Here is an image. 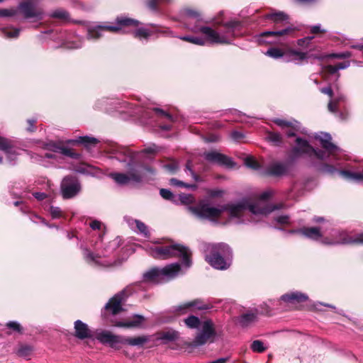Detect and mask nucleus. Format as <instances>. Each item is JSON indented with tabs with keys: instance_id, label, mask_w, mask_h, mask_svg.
<instances>
[{
	"instance_id": "nucleus-1",
	"label": "nucleus",
	"mask_w": 363,
	"mask_h": 363,
	"mask_svg": "<svg viewBox=\"0 0 363 363\" xmlns=\"http://www.w3.org/2000/svg\"><path fill=\"white\" fill-rule=\"evenodd\" d=\"M272 190H267L262 194L255 195L252 198H245L236 203H230L220 207H213L203 201H200L196 206H189V211L199 219L217 221L224 212H227L228 223L235 224L245 223L247 216L250 213L252 220L257 221L261 217L267 215L279 207L269 206L267 201L272 196Z\"/></svg>"
},
{
	"instance_id": "nucleus-2",
	"label": "nucleus",
	"mask_w": 363,
	"mask_h": 363,
	"mask_svg": "<svg viewBox=\"0 0 363 363\" xmlns=\"http://www.w3.org/2000/svg\"><path fill=\"white\" fill-rule=\"evenodd\" d=\"M186 22L189 24L194 23V26H189V29L195 33H201L204 38L197 36H182L180 39L195 45H203L206 43L213 44H229L233 38L240 35L242 24L239 21H230L224 25L223 29H213L208 26L199 24L201 21V15L196 11L191 9L184 10Z\"/></svg>"
},
{
	"instance_id": "nucleus-3",
	"label": "nucleus",
	"mask_w": 363,
	"mask_h": 363,
	"mask_svg": "<svg viewBox=\"0 0 363 363\" xmlns=\"http://www.w3.org/2000/svg\"><path fill=\"white\" fill-rule=\"evenodd\" d=\"M315 138L320 143L324 151L317 150L311 146L308 141L297 138L296 145L291 150V157L296 159L303 155H307L309 157H315L320 160H325L332 156L334 160H337L340 158L342 150L333 144L330 134L320 133L315 136Z\"/></svg>"
},
{
	"instance_id": "nucleus-4",
	"label": "nucleus",
	"mask_w": 363,
	"mask_h": 363,
	"mask_svg": "<svg viewBox=\"0 0 363 363\" xmlns=\"http://www.w3.org/2000/svg\"><path fill=\"white\" fill-rule=\"evenodd\" d=\"M111 152L116 155L119 161L127 162L128 174L111 173L110 177L118 184L124 185L130 182H140L142 179L140 174L133 167L135 166V160L139 152H132L125 147L115 146L111 149Z\"/></svg>"
},
{
	"instance_id": "nucleus-5",
	"label": "nucleus",
	"mask_w": 363,
	"mask_h": 363,
	"mask_svg": "<svg viewBox=\"0 0 363 363\" xmlns=\"http://www.w3.org/2000/svg\"><path fill=\"white\" fill-rule=\"evenodd\" d=\"M147 252L155 259H167L174 257H181L183 265L189 268L191 265V252L187 247L177 244L156 245L147 247Z\"/></svg>"
},
{
	"instance_id": "nucleus-6",
	"label": "nucleus",
	"mask_w": 363,
	"mask_h": 363,
	"mask_svg": "<svg viewBox=\"0 0 363 363\" xmlns=\"http://www.w3.org/2000/svg\"><path fill=\"white\" fill-rule=\"evenodd\" d=\"M185 324L189 328H200V332L192 342L194 347L201 346L208 342H213L216 336L214 324L211 320L200 321L199 318L190 315L184 320Z\"/></svg>"
},
{
	"instance_id": "nucleus-7",
	"label": "nucleus",
	"mask_w": 363,
	"mask_h": 363,
	"mask_svg": "<svg viewBox=\"0 0 363 363\" xmlns=\"http://www.w3.org/2000/svg\"><path fill=\"white\" fill-rule=\"evenodd\" d=\"M206 260L215 269H226L230 266L227 257L230 255V247L223 243L206 246Z\"/></svg>"
},
{
	"instance_id": "nucleus-8",
	"label": "nucleus",
	"mask_w": 363,
	"mask_h": 363,
	"mask_svg": "<svg viewBox=\"0 0 363 363\" xmlns=\"http://www.w3.org/2000/svg\"><path fill=\"white\" fill-rule=\"evenodd\" d=\"M138 24L139 22L136 20L121 16L117 18L116 26L98 25L89 28L87 36L89 39L96 40L103 36L106 32L118 33L125 27H136Z\"/></svg>"
},
{
	"instance_id": "nucleus-9",
	"label": "nucleus",
	"mask_w": 363,
	"mask_h": 363,
	"mask_svg": "<svg viewBox=\"0 0 363 363\" xmlns=\"http://www.w3.org/2000/svg\"><path fill=\"white\" fill-rule=\"evenodd\" d=\"M181 270L179 263H173L158 269L153 268L143 274L145 281L152 283H162L176 277Z\"/></svg>"
},
{
	"instance_id": "nucleus-10",
	"label": "nucleus",
	"mask_w": 363,
	"mask_h": 363,
	"mask_svg": "<svg viewBox=\"0 0 363 363\" xmlns=\"http://www.w3.org/2000/svg\"><path fill=\"white\" fill-rule=\"evenodd\" d=\"M331 236V239L327 237L324 238L323 242L327 245L363 244V234H357L353 236L345 231L333 230Z\"/></svg>"
},
{
	"instance_id": "nucleus-11",
	"label": "nucleus",
	"mask_w": 363,
	"mask_h": 363,
	"mask_svg": "<svg viewBox=\"0 0 363 363\" xmlns=\"http://www.w3.org/2000/svg\"><path fill=\"white\" fill-rule=\"evenodd\" d=\"M40 0H24L19 5V9L23 16L32 21H38L43 19L44 12L40 7Z\"/></svg>"
},
{
	"instance_id": "nucleus-12",
	"label": "nucleus",
	"mask_w": 363,
	"mask_h": 363,
	"mask_svg": "<svg viewBox=\"0 0 363 363\" xmlns=\"http://www.w3.org/2000/svg\"><path fill=\"white\" fill-rule=\"evenodd\" d=\"M96 338L101 343L107 344L116 350H119L123 345H126V336L114 335L107 330L97 333Z\"/></svg>"
},
{
	"instance_id": "nucleus-13",
	"label": "nucleus",
	"mask_w": 363,
	"mask_h": 363,
	"mask_svg": "<svg viewBox=\"0 0 363 363\" xmlns=\"http://www.w3.org/2000/svg\"><path fill=\"white\" fill-rule=\"evenodd\" d=\"M80 189V184L75 177H66L61 183V192L64 199L75 196Z\"/></svg>"
},
{
	"instance_id": "nucleus-14",
	"label": "nucleus",
	"mask_w": 363,
	"mask_h": 363,
	"mask_svg": "<svg viewBox=\"0 0 363 363\" xmlns=\"http://www.w3.org/2000/svg\"><path fill=\"white\" fill-rule=\"evenodd\" d=\"M130 294L131 288L130 286H128L109 300L106 304V309L110 311L113 315L117 314L122 310V302L124 301Z\"/></svg>"
},
{
	"instance_id": "nucleus-15",
	"label": "nucleus",
	"mask_w": 363,
	"mask_h": 363,
	"mask_svg": "<svg viewBox=\"0 0 363 363\" xmlns=\"http://www.w3.org/2000/svg\"><path fill=\"white\" fill-rule=\"evenodd\" d=\"M294 32V29L291 27L281 30L266 31L259 35L258 40L260 43H274L279 38L291 35Z\"/></svg>"
},
{
	"instance_id": "nucleus-16",
	"label": "nucleus",
	"mask_w": 363,
	"mask_h": 363,
	"mask_svg": "<svg viewBox=\"0 0 363 363\" xmlns=\"http://www.w3.org/2000/svg\"><path fill=\"white\" fill-rule=\"evenodd\" d=\"M203 157L207 161L212 163L227 167H233L234 166V163L230 157L216 151L204 152Z\"/></svg>"
},
{
	"instance_id": "nucleus-17",
	"label": "nucleus",
	"mask_w": 363,
	"mask_h": 363,
	"mask_svg": "<svg viewBox=\"0 0 363 363\" xmlns=\"http://www.w3.org/2000/svg\"><path fill=\"white\" fill-rule=\"evenodd\" d=\"M290 164L289 162H276L269 164L266 170V174L273 177H283L289 174Z\"/></svg>"
},
{
	"instance_id": "nucleus-18",
	"label": "nucleus",
	"mask_w": 363,
	"mask_h": 363,
	"mask_svg": "<svg viewBox=\"0 0 363 363\" xmlns=\"http://www.w3.org/2000/svg\"><path fill=\"white\" fill-rule=\"evenodd\" d=\"M273 122L279 126L289 137L294 136L296 133L299 131L300 124L296 121H286L276 118Z\"/></svg>"
},
{
	"instance_id": "nucleus-19",
	"label": "nucleus",
	"mask_w": 363,
	"mask_h": 363,
	"mask_svg": "<svg viewBox=\"0 0 363 363\" xmlns=\"http://www.w3.org/2000/svg\"><path fill=\"white\" fill-rule=\"evenodd\" d=\"M0 151H2L6 155L7 159L11 162H14L17 156L20 154L18 151L14 148L11 143L6 138H0ZM1 162H2V157L0 155Z\"/></svg>"
},
{
	"instance_id": "nucleus-20",
	"label": "nucleus",
	"mask_w": 363,
	"mask_h": 363,
	"mask_svg": "<svg viewBox=\"0 0 363 363\" xmlns=\"http://www.w3.org/2000/svg\"><path fill=\"white\" fill-rule=\"evenodd\" d=\"M296 233L312 240H318L320 238L324 236L325 232H323L321 228H303L296 231Z\"/></svg>"
},
{
	"instance_id": "nucleus-21",
	"label": "nucleus",
	"mask_w": 363,
	"mask_h": 363,
	"mask_svg": "<svg viewBox=\"0 0 363 363\" xmlns=\"http://www.w3.org/2000/svg\"><path fill=\"white\" fill-rule=\"evenodd\" d=\"M281 299L286 303L295 305L306 301L308 296L302 293L295 291L283 295Z\"/></svg>"
},
{
	"instance_id": "nucleus-22",
	"label": "nucleus",
	"mask_w": 363,
	"mask_h": 363,
	"mask_svg": "<svg viewBox=\"0 0 363 363\" xmlns=\"http://www.w3.org/2000/svg\"><path fill=\"white\" fill-rule=\"evenodd\" d=\"M145 318L143 316L140 315H135L132 318H129L125 321H121L116 324L118 327L124 328H136L139 327L143 323Z\"/></svg>"
},
{
	"instance_id": "nucleus-23",
	"label": "nucleus",
	"mask_w": 363,
	"mask_h": 363,
	"mask_svg": "<svg viewBox=\"0 0 363 363\" xmlns=\"http://www.w3.org/2000/svg\"><path fill=\"white\" fill-rule=\"evenodd\" d=\"M75 335L79 339H85L90 336V330L86 324L78 320L74 323Z\"/></svg>"
},
{
	"instance_id": "nucleus-24",
	"label": "nucleus",
	"mask_w": 363,
	"mask_h": 363,
	"mask_svg": "<svg viewBox=\"0 0 363 363\" xmlns=\"http://www.w3.org/2000/svg\"><path fill=\"white\" fill-rule=\"evenodd\" d=\"M150 341V335H140L133 337L126 336V345L133 347H143L145 344Z\"/></svg>"
},
{
	"instance_id": "nucleus-25",
	"label": "nucleus",
	"mask_w": 363,
	"mask_h": 363,
	"mask_svg": "<svg viewBox=\"0 0 363 363\" xmlns=\"http://www.w3.org/2000/svg\"><path fill=\"white\" fill-rule=\"evenodd\" d=\"M285 58L286 61L294 62L298 64L306 58V53L294 50H290L285 52Z\"/></svg>"
},
{
	"instance_id": "nucleus-26",
	"label": "nucleus",
	"mask_w": 363,
	"mask_h": 363,
	"mask_svg": "<svg viewBox=\"0 0 363 363\" xmlns=\"http://www.w3.org/2000/svg\"><path fill=\"white\" fill-rule=\"evenodd\" d=\"M265 19L271 20L275 23H280L287 21L289 16L287 14L282 11H272L271 12L264 15Z\"/></svg>"
},
{
	"instance_id": "nucleus-27",
	"label": "nucleus",
	"mask_w": 363,
	"mask_h": 363,
	"mask_svg": "<svg viewBox=\"0 0 363 363\" xmlns=\"http://www.w3.org/2000/svg\"><path fill=\"white\" fill-rule=\"evenodd\" d=\"M345 99V96L343 94L340 93L338 90L337 94H333L331 96L330 100L328 103V110L330 112H336L337 111V106L340 103L343 102Z\"/></svg>"
},
{
	"instance_id": "nucleus-28",
	"label": "nucleus",
	"mask_w": 363,
	"mask_h": 363,
	"mask_svg": "<svg viewBox=\"0 0 363 363\" xmlns=\"http://www.w3.org/2000/svg\"><path fill=\"white\" fill-rule=\"evenodd\" d=\"M179 337L178 332L169 330L157 334V340L163 341V343H167L174 341Z\"/></svg>"
},
{
	"instance_id": "nucleus-29",
	"label": "nucleus",
	"mask_w": 363,
	"mask_h": 363,
	"mask_svg": "<svg viewBox=\"0 0 363 363\" xmlns=\"http://www.w3.org/2000/svg\"><path fill=\"white\" fill-rule=\"evenodd\" d=\"M129 225L132 226L133 223L135 224L138 232L143 234L145 237L148 238L150 236L149 231L146 225L138 220H133L132 218H126Z\"/></svg>"
},
{
	"instance_id": "nucleus-30",
	"label": "nucleus",
	"mask_w": 363,
	"mask_h": 363,
	"mask_svg": "<svg viewBox=\"0 0 363 363\" xmlns=\"http://www.w3.org/2000/svg\"><path fill=\"white\" fill-rule=\"evenodd\" d=\"M69 142L72 144L82 143L86 147H89L91 145H96L98 140L95 138L83 136L79 137L77 140H69Z\"/></svg>"
},
{
	"instance_id": "nucleus-31",
	"label": "nucleus",
	"mask_w": 363,
	"mask_h": 363,
	"mask_svg": "<svg viewBox=\"0 0 363 363\" xmlns=\"http://www.w3.org/2000/svg\"><path fill=\"white\" fill-rule=\"evenodd\" d=\"M153 30H150L145 28H140L134 32V36L140 40H147L154 33Z\"/></svg>"
},
{
	"instance_id": "nucleus-32",
	"label": "nucleus",
	"mask_w": 363,
	"mask_h": 363,
	"mask_svg": "<svg viewBox=\"0 0 363 363\" xmlns=\"http://www.w3.org/2000/svg\"><path fill=\"white\" fill-rule=\"evenodd\" d=\"M84 256L86 259V262H88L90 264H96V265H105L103 263H101L98 259L99 257L97 255H94L92 252L89 251L88 250H85L84 252Z\"/></svg>"
},
{
	"instance_id": "nucleus-33",
	"label": "nucleus",
	"mask_w": 363,
	"mask_h": 363,
	"mask_svg": "<svg viewBox=\"0 0 363 363\" xmlns=\"http://www.w3.org/2000/svg\"><path fill=\"white\" fill-rule=\"evenodd\" d=\"M350 63L348 62H343L337 64L336 65H328L326 69L330 74L336 73L339 69H342L348 67Z\"/></svg>"
},
{
	"instance_id": "nucleus-34",
	"label": "nucleus",
	"mask_w": 363,
	"mask_h": 363,
	"mask_svg": "<svg viewBox=\"0 0 363 363\" xmlns=\"http://www.w3.org/2000/svg\"><path fill=\"white\" fill-rule=\"evenodd\" d=\"M267 139L276 145H279L282 141V136L280 133L276 132H269Z\"/></svg>"
},
{
	"instance_id": "nucleus-35",
	"label": "nucleus",
	"mask_w": 363,
	"mask_h": 363,
	"mask_svg": "<svg viewBox=\"0 0 363 363\" xmlns=\"http://www.w3.org/2000/svg\"><path fill=\"white\" fill-rule=\"evenodd\" d=\"M50 16L52 18H58L60 20L65 21L68 18L69 14L66 11L59 9H56L55 11H52L50 13Z\"/></svg>"
},
{
	"instance_id": "nucleus-36",
	"label": "nucleus",
	"mask_w": 363,
	"mask_h": 363,
	"mask_svg": "<svg viewBox=\"0 0 363 363\" xmlns=\"http://www.w3.org/2000/svg\"><path fill=\"white\" fill-rule=\"evenodd\" d=\"M266 55L271 57H273L274 59H277V58H279V57H285V52H282L281 50L280 49H278V48H270L269 49L267 52H266Z\"/></svg>"
},
{
	"instance_id": "nucleus-37",
	"label": "nucleus",
	"mask_w": 363,
	"mask_h": 363,
	"mask_svg": "<svg viewBox=\"0 0 363 363\" xmlns=\"http://www.w3.org/2000/svg\"><path fill=\"white\" fill-rule=\"evenodd\" d=\"M2 32L6 38H14L18 36L20 30L14 28H4Z\"/></svg>"
},
{
	"instance_id": "nucleus-38",
	"label": "nucleus",
	"mask_w": 363,
	"mask_h": 363,
	"mask_svg": "<svg viewBox=\"0 0 363 363\" xmlns=\"http://www.w3.org/2000/svg\"><path fill=\"white\" fill-rule=\"evenodd\" d=\"M55 152H60L62 155L69 156L71 157H77V154L73 153L72 150L64 147H55Z\"/></svg>"
},
{
	"instance_id": "nucleus-39",
	"label": "nucleus",
	"mask_w": 363,
	"mask_h": 363,
	"mask_svg": "<svg viewBox=\"0 0 363 363\" xmlns=\"http://www.w3.org/2000/svg\"><path fill=\"white\" fill-rule=\"evenodd\" d=\"M251 349L255 352H262L266 350L264 343L260 340H255L251 344Z\"/></svg>"
},
{
	"instance_id": "nucleus-40",
	"label": "nucleus",
	"mask_w": 363,
	"mask_h": 363,
	"mask_svg": "<svg viewBox=\"0 0 363 363\" xmlns=\"http://www.w3.org/2000/svg\"><path fill=\"white\" fill-rule=\"evenodd\" d=\"M256 316L254 313H246L241 316L240 323L242 325L246 326L255 320Z\"/></svg>"
},
{
	"instance_id": "nucleus-41",
	"label": "nucleus",
	"mask_w": 363,
	"mask_h": 363,
	"mask_svg": "<svg viewBox=\"0 0 363 363\" xmlns=\"http://www.w3.org/2000/svg\"><path fill=\"white\" fill-rule=\"evenodd\" d=\"M178 200L183 204H189L194 202V198L191 194H181L178 196Z\"/></svg>"
},
{
	"instance_id": "nucleus-42",
	"label": "nucleus",
	"mask_w": 363,
	"mask_h": 363,
	"mask_svg": "<svg viewBox=\"0 0 363 363\" xmlns=\"http://www.w3.org/2000/svg\"><path fill=\"white\" fill-rule=\"evenodd\" d=\"M160 195L162 198L167 200H170L174 202H176L177 201V199L175 196L172 194V193L167 189H162L160 191Z\"/></svg>"
},
{
	"instance_id": "nucleus-43",
	"label": "nucleus",
	"mask_w": 363,
	"mask_h": 363,
	"mask_svg": "<svg viewBox=\"0 0 363 363\" xmlns=\"http://www.w3.org/2000/svg\"><path fill=\"white\" fill-rule=\"evenodd\" d=\"M245 164L247 167L253 169H258L259 168V163L252 157H247L245 160Z\"/></svg>"
},
{
	"instance_id": "nucleus-44",
	"label": "nucleus",
	"mask_w": 363,
	"mask_h": 363,
	"mask_svg": "<svg viewBox=\"0 0 363 363\" xmlns=\"http://www.w3.org/2000/svg\"><path fill=\"white\" fill-rule=\"evenodd\" d=\"M49 211L52 218H59L62 216V211L59 207L50 206Z\"/></svg>"
},
{
	"instance_id": "nucleus-45",
	"label": "nucleus",
	"mask_w": 363,
	"mask_h": 363,
	"mask_svg": "<svg viewBox=\"0 0 363 363\" xmlns=\"http://www.w3.org/2000/svg\"><path fill=\"white\" fill-rule=\"evenodd\" d=\"M191 307H196V308H197L199 309L203 308L202 306H199L198 304V302L196 301H190V302L185 303L183 305L179 306L178 310L182 311L183 309L189 308H191Z\"/></svg>"
},
{
	"instance_id": "nucleus-46",
	"label": "nucleus",
	"mask_w": 363,
	"mask_h": 363,
	"mask_svg": "<svg viewBox=\"0 0 363 363\" xmlns=\"http://www.w3.org/2000/svg\"><path fill=\"white\" fill-rule=\"evenodd\" d=\"M16 13V10L13 9H0V17L13 16Z\"/></svg>"
},
{
	"instance_id": "nucleus-47",
	"label": "nucleus",
	"mask_w": 363,
	"mask_h": 363,
	"mask_svg": "<svg viewBox=\"0 0 363 363\" xmlns=\"http://www.w3.org/2000/svg\"><path fill=\"white\" fill-rule=\"evenodd\" d=\"M170 184L173 186H184V187L192 188V189L196 188V185H188V184H186L185 183H184L183 182L179 181L177 179H171Z\"/></svg>"
},
{
	"instance_id": "nucleus-48",
	"label": "nucleus",
	"mask_w": 363,
	"mask_h": 363,
	"mask_svg": "<svg viewBox=\"0 0 363 363\" xmlns=\"http://www.w3.org/2000/svg\"><path fill=\"white\" fill-rule=\"evenodd\" d=\"M163 167L170 173H174L178 169L179 165L177 162L173 161L170 164L164 165Z\"/></svg>"
},
{
	"instance_id": "nucleus-49",
	"label": "nucleus",
	"mask_w": 363,
	"mask_h": 363,
	"mask_svg": "<svg viewBox=\"0 0 363 363\" xmlns=\"http://www.w3.org/2000/svg\"><path fill=\"white\" fill-rule=\"evenodd\" d=\"M158 152V148L155 145H150L148 147L143 150L140 153L141 154H150L154 155L156 152Z\"/></svg>"
},
{
	"instance_id": "nucleus-50",
	"label": "nucleus",
	"mask_w": 363,
	"mask_h": 363,
	"mask_svg": "<svg viewBox=\"0 0 363 363\" xmlns=\"http://www.w3.org/2000/svg\"><path fill=\"white\" fill-rule=\"evenodd\" d=\"M185 171L187 172H189V174L192 176L193 179L195 180V181H199V177L198 175H196L194 171L192 170L191 169V163L190 161H188L186 164V169H185Z\"/></svg>"
},
{
	"instance_id": "nucleus-51",
	"label": "nucleus",
	"mask_w": 363,
	"mask_h": 363,
	"mask_svg": "<svg viewBox=\"0 0 363 363\" xmlns=\"http://www.w3.org/2000/svg\"><path fill=\"white\" fill-rule=\"evenodd\" d=\"M322 171L325 173L333 174L336 171V168L330 164H324L322 167Z\"/></svg>"
},
{
	"instance_id": "nucleus-52",
	"label": "nucleus",
	"mask_w": 363,
	"mask_h": 363,
	"mask_svg": "<svg viewBox=\"0 0 363 363\" xmlns=\"http://www.w3.org/2000/svg\"><path fill=\"white\" fill-rule=\"evenodd\" d=\"M208 194L211 197H219L223 194V191L220 189H213L208 191Z\"/></svg>"
},
{
	"instance_id": "nucleus-53",
	"label": "nucleus",
	"mask_w": 363,
	"mask_h": 363,
	"mask_svg": "<svg viewBox=\"0 0 363 363\" xmlns=\"http://www.w3.org/2000/svg\"><path fill=\"white\" fill-rule=\"evenodd\" d=\"M7 327L13 329V330L20 331L21 325L19 323L15 321H10L6 324Z\"/></svg>"
},
{
	"instance_id": "nucleus-54",
	"label": "nucleus",
	"mask_w": 363,
	"mask_h": 363,
	"mask_svg": "<svg viewBox=\"0 0 363 363\" xmlns=\"http://www.w3.org/2000/svg\"><path fill=\"white\" fill-rule=\"evenodd\" d=\"M311 33L313 34H316L318 33H325L326 30L325 29H322L320 25H316L311 27Z\"/></svg>"
},
{
	"instance_id": "nucleus-55",
	"label": "nucleus",
	"mask_w": 363,
	"mask_h": 363,
	"mask_svg": "<svg viewBox=\"0 0 363 363\" xmlns=\"http://www.w3.org/2000/svg\"><path fill=\"white\" fill-rule=\"evenodd\" d=\"M276 221L280 224H286L289 223V218L287 216H280L275 218Z\"/></svg>"
},
{
	"instance_id": "nucleus-56",
	"label": "nucleus",
	"mask_w": 363,
	"mask_h": 363,
	"mask_svg": "<svg viewBox=\"0 0 363 363\" xmlns=\"http://www.w3.org/2000/svg\"><path fill=\"white\" fill-rule=\"evenodd\" d=\"M154 111H155L157 114H158V115H160V116H164V117H165V118H168L169 121H172V117L169 114H168L167 113L164 112V111H162V110H161V109H160V108H155V109H154Z\"/></svg>"
},
{
	"instance_id": "nucleus-57",
	"label": "nucleus",
	"mask_w": 363,
	"mask_h": 363,
	"mask_svg": "<svg viewBox=\"0 0 363 363\" xmlns=\"http://www.w3.org/2000/svg\"><path fill=\"white\" fill-rule=\"evenodd\" d=\"M351 56V54L350 52H344L338 54H333L330 55V57H337V58H347Z\"/></svg>"
},
{
	"instance_id": "nucleus-58",
	"label": "nucleus",
	"mask_w": 363,
	"mask_h": 363,
	"mask_svg": "<svg viewBox=\"0 0 363 363\" xmlns=\"http://www.w3.org/2000/svg\"><path fill=\"white\" fill-rule=\"evenodd\" d=\"M231 138L234 140L238 141L239 140L243 138V135L240 132L234 131L231 133Z\"/></svg>"
},
{
	"instance_id": "nucleus-59",
	"label": "nucleus",
	"mask_w": 363,
	"mask_h": 363,
	"mask_svg": "<svg viewBox=\"0 0 363 363\" xmlns=\"http://www.w3.org/2000/svg\"><path fill=\"white\" fill-rule=\"evenodd\" d=\"M320 91L325 94L328 95L330 98L333 96L334 91L330 87H325L320 89Z\"/></svg>"
},
{
	"instance_id": "nucleus-60",
	"label": "nucleus",
	"mask_w": 363,
	"mask_h": 363,
	"mask_svg": "<svg viewBox=\"0 0 363 363\" xmlns=\"http://www.w3.org/2000/svg\"><path fill=\"white\" fill-rule=\"evenodd\" d=\"M101 223L100 221H98V220H94V221H92L90 223V227L93 230L100 229L101 228Z\"/></svg>"
},
{
	"instance_id": "nucleus-61",
	"label": "nucleus",
	"mask_w": 363,
	"mask_h": 363,
	"mask_svg": "<svg viewBox=\"0 0 363 363\" xmlns=\"http://www.w3.org/2000/svg\"><path fill=\"white\" fill-rule=\"evenodd\" d=\"M34 197L38 201L45 199L47 195L45 193L36 192L33 194Z\"/></svg>"
},
{
	"instance_id": "nucleus-62",
	"label": "nucleus",
	"mask_w": 363,
	"mask_h": 363,
	"mask_svg": "<svg viewBox=\"0 0 363 363\" xmlns=\"http://www.w3.org/2000/svg\"><path fill=\"white\" fill-rule=\"evenodd\" d=\"M229 357H222L217 359L216 360L209 362L208 363H226L229 360Z\"/></svg>"
},
{
	"instance_id": "nucleus-63",
	"label": "nucleus",
	"mask_w": 363,
	"mask_h": 363,
	"mask_svg": "<svg viewBox=\"0 0 363 363\" xmlns=\"http://www.w3.org/2000/svg\"><path fill=\"white\" fill-rule=\"evenodd\" d=\"M36 121L35 119H29L28 120V123H29V127L28 128V131H33L34 130V125Z\"/></svg>"
},
{
	"instance_id": "nucleus-64",
	"label": "nucleus",
	"mask_w": 363,
	"mask_h": 363,
	"mask_svg": "<svg viewBox=\"0 0 363 363\" xmlns=\"http://www.w3.org/2000/svg\"><path fill=\"white\" fill-rule=\"evenodd\" d=\"M45 157L48 159H55L56 158V155L53 153H46L45 154Z\"/></svg>"
}]
</instances>
